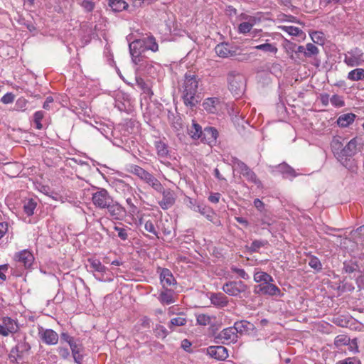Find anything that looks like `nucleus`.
Returning a JSON list of instances; mask_svg holds the SVG:
<instances>
[{"label": "nucleus", "instance_id": "f257e3e1", "mask_svg": "<svg viewBox=\"0 0 364 364\" xmlns=\"http://www.w3.org/2000/svg\"><path fill=\"white\" fill-rule=\"evenodd\" d=\"M334 156L346 168L353 171L356 164L353 156L358 152V143L356 139H352L342 148V144L338 140H333L331 144Z\"/></svg>", "mask_w": 364, "mask_h": 364}, {"label": "nucleus", "instance_id": "f03ea898", "mask_svg": "<svg viewBox=\"0 0 364 364\" xmlns=\"http://www.w3.org/2000/svg\"><path fill=\"white\" fill-rule=\"evenodd\" d=\"M198 87V80L194 75L186 73L182 85L181 97L187 107H193L199 102L197 95Z\"/></svg>", "mask_w": 364, "mask_h": 364}, {"label": "nucleus", "instance_id": "7ed1b4c3", "mask_svg": "<svg viewBox=\"0 0 364 364\" xmlns=\"http://www.w3.org/2000/svg\"><path fill=\"white\" fill-rule=\"evenodd\" d=\"M31 348V345L25 338L18 341L16 345L11 349L9 354L10 362L14 364H22L24 359L28 356Z\"/></svg>", "mask_w": 364, "mask_h": 364}, {"label": "nucleus", "instance_id": "20e7f679", "mask_svg": "<svg viewBox=\"0 0 364 364\" xmlns=\"http://www.w3.org/2000/svg\"><path fill=\"white\" fill-rule=\"evenodd\" d=\"M228 88L235 96H240L245 90V77L236 70L230 71L227 76Z\"/></svg>", "mask_w": 364, "mask_h": 364}, {"label": "nucleus", "instance_id": "39448f33", "mask_svg": "<svg viewBox=\"0 0 364 364\" xmlns=\"http://www.w3.org/2000/svg\"><path fill=\"white\" fill-rule=\"evenodd\" d=\"M130 172L155 191H160L161 183L151 173L137 165L131 166Z\"/></svg>", "mask_w": 364, "mask_h": 364}, {"label": "nucleus", "instance_id": "423d86ee", "mask_svg": "<svg viewBox=\"0 0 364 364\" xmlns=\"http://www.w3.org/2000/svg\"><path fill=\"white\" fill-rule=\"evenodd\" d=\"M233 166L240 171L247 181L252 183L257 186L262 185L261 181L257 178L256 173L243 161L237 158H233L232 160Z\"/></svg>", "mask_w": 364, "mask_h": 364}, {"label": "nucleus", "instance_id": "0eeeda50", "mask_svg": "<svg viewBox=\"0 0 364 364\" xmlns=\"http://www.w3.org/2000/svg\"><path fill=\"white\" fill-rule=\"evenodd\" d=\"M132 61L135 65H142L144 61L143 53L146 51L144 42L141 38L136 39L129 44Z\"/></svg>", "mask_w": 364, "mask_h": 364}, {"label": "nucleus", "instance_id": "6e6552de", "mask_svg": "<svg viewBox=\"0 0 364 364\" xmlns=\"http://www.w3.org/2000/svg\"><path fill=\"white\" fill-rule=\"evenodd\" d=\"M248 289V286L242 281H228L225 282L222 290L229 296L240 297V294Z\"/></svg>", "mask_w": 364, "mask_h": 364}, {"label": "nucleus", "instance_id": "1a4fd4ad", "mask_svg": "<svg viewBox=\"0 0 364 364\" xmlns=\"http://www.w3.org/2000/svg\"><path fill=\"white\" fill-rule=\"evenodd\" d=\"M112 200L113 198L105 188H98L96 192L92 194L93 205L95 208L101 210H105Z\"/></svg>", "mask_w": 364, "mask_h": 364}, {"label": "nucleus", "instance_id": "9d476101", "mask_svg": "<svg viewBox=\"0 0 364 364\" xmlns=\"http://www.w3.org/2000/svg\"><path fill=\"white\" fill-rule=\"evenodd\" d=\"M107 210L108 218L114 220H123L127 216V210L124 207L117 201L112 200L105 209Z\"/></svg>", "mask_w": 364, "mask_h": 364}, {"label": "nucleus", "instance_id": "9b49d317", "mask_svg": "<svg viewBox=\"0 0 364 364\" xmlns=\"http://www.w3.org/2000/svg\"><path fill=\"white\" fill-rule=\"evenodd\" d=\"M344 63L349 67H356L364 63L363 52L358 48H354L344 55Z\"/></svg>", "mask_w": 364, "mask_h": 364}, {"label": "nucleus", "instance_id": "f8f14e48", "mask_svg": "<svg viewBox=\"0 0 364 364\" xmlns=\"http://www.w3.org/2000/svg\"><path fill=\"white\" fill-rule=\"evenodd\" d=\"M274 282H264L259 284L254 288V292L256 294H262L266 296H279L281 294L280 289L273 284Z\"/></svg>", "mask_w": 364, "mask_h": 364}, {"label": "nucleus", "instance_id": "ddd939ff", "mask_svg": "<svg viewBox=\"0 0 364 364\" xmlns=\"http://www.w3.org/2000/svg\"><path fill=\"white\" fill-rule=\"evenodd\" d=\"M237 340L238 336L233 326L224 328L215 336V341L217 343H235Z\"/></svg>", "mask_w": 364, "mask_h": 364}, {"label": "nucleus", "instance_id": "4468645a", "mask_svg": "<svg viewBox=\"0 0 364 364\" xmlns=\"http://www.w3.org/2000/svg\"><path fill=\"white\" fill-rule=\"evenodd\" d=\"M156 191L162 194V199L159 201V205L163 210H167L174 205L176 195L173 191L170 188H164L161 185V190Z\"/></svg>", "mask_w": 364, "mask_h": 364}, {"label": "nucleus", "instance_id": "2eb2a0df", "mask_svg": "<svg viewBox=\"0 0 364 364\" xmlns=\"http://www.w3.org/2000/svg\"><path fill=\"white\" fill-rule=\"evenodd\" d=\"M38 335L40 339L47 345H55L58 343V334L50 328H44L42 326L38 327Z\"/></svg>", "mask_w": 364, "mask_h": 364}, {"label": "nucleus", "instance_id": "dca6fc26", "mask_svg": "<svg viewBox=\"0 0 364 364\" xmlns=\"http://www.w3.org/2000/svg\"><path fill=\"white\" fill-rule=\"evenodd\" d=\"M2 323L0 324V336H8L10 333H16L18 329L17 321L9 316L1 318Z\"/></svg>", "mask_w": 364, "mask_h": 364}, {"label": "nucleus", "instance_id": "f3484780", "mask_svg": "<svg viewBox=\"0 0 364 364\" xmlns=\"http://www.w3.org/2000/svg\"><path fill=\"white\" fill-rule=\"evenodd\" d=\"M218 137V132L215 127H206L203 130L200 141L203 144L213 146L216 144Z\"/></svg>", "mask_w": 364, "mask_h": 364}, {"label": "nucleus", "instance_id": "a211bd4d", "mask_svg": "<svg viewBox=\"0 0 364 364\" xmlns=\"http://www.w3.org/2000/svg\"><path fill=\"white\" fill-rule=\"evenodd\" d=\"M233 327L237 336L238 334H249L255 330V325L246 320H241L235 322Z\"/></svg>", "mask_w": 364, "mask_h": 364}, {"label": "nucleus", "instance_id": "6ab92c4d", "mask_svg": "<svg viewBox=\"0 0 364 364\" xmlns=\"http://www.w3.org/2000/svg\"><path fill=\"white\" fill-rule=\"evenodd\" d=\"M14 259L17 262L23 265L25 268H29L32 265L34 260L33 255L26 250L16 253L14 256Z\"/></svg>", "mask_w": 364, "mask_h": 364}, {"label": "nucleus", "instance_id": "aec40b11", "mask_svg": "<svg viewBox=\"0 0 364 364\" xmlns=\"http://www.w3.org/2000/svg\"><path fill=\"white\" fill-rule=\"evenodd\" d=\"M207 352L210 357L220 360H223L228 357V350L223 346H209Z\"/></svg>", "mask_w": 364, "mask_h": 364}, {"label": "nucleus", "instance_id": "412c9836", "mask_svg": "<svg viewBox=\"0 0 364 364\" xmlns=\"http://www.w3.org/2000/svg\"><path fill=\"white\" fill-rule=\"evenodd\" d=\"M209 299L211 304L218 308H224L229 303L228 297L221 292L211 293Z\"/></svg>", "mask_w": 364, "mask_h": 364}, {"label": "nucleus", "instance_id": "4be33fe9", "mask_svg": "<svg viewBox=\"0 0 364 364\" xmlns=\"http://www.w3.org/2000/svg\"><path fill=\"white\" fill-rule=\"evenodd\" d=\"M276 170L283 175L285 178L291 179L296 177L299 174L296 171L285 162H283L275 167Z\"/></svg>", "mask_w": 364, "mask_h": 364}, {"label": "nucleus", "instance_id": "5701e85b", "mask_svg": "<svg viewBox=\"0 0 364 364\" xmlns=\"http://www.w3.org/2000/svg\"><path fill=\"white\" fill-rule=\"evenodd\" d=\"M160 282L163 286V288H167L169 286L176 284V281L171 272L166 268H164L161 271Z\"/></svg>", "mask_w": 364, "mask_h": 364}, {"label": "nucleus", "instance_id": "b1692460", "mask_svg": "<svg viewBox=\"0 0 364 364\" xmlns=\"http://www.w3.org/2000/svg\"><path fill=\"white\" fill-rule=\"evenodd\" d=\"M215 53L220 58H228L234 55L235 51L231 50L230 46L228 43H220L215 48Z\"/></svg>", "mask_w": 364, "mask_h": 364}, {"label": "nucleus", "instance_id": "393cba45", "mask_svg": "<svg viewBox=\"0 0 364 364\" xmlns=\"http://www.w3.org/2000/svg\"><path fill=\"white\" fill-rule=\"evenodd\" d=\"M70 347L75 362L81 364L83 360L82 352L84 350L82 345L79 341H75L74 343L71 344Z\"/></svg>", "mask_w": 364, "mask_h": 364}, {"label": "nucleus", "instance_id": "a878e982", "mask_svg": "<svg viewBox=\"0 0 364 364\" xmlns=\"http://www.w3.org/2000/svg\"><path fill=\"white\" fill-rule=\"evenodd\" d=\"M203 130L201 126L194 120L191 126L187 127V132L193 140H200Z\"/></svg>", "mask_w": 364, "mask_h": 364}, {"label": "nucleus", "instance_id": "bb28decb", "mask_svg": "<svg viewBox=\"0 0 364 364\" xmlns=\"http://www.w3.org/2000/svg\"><path fill=\"white\" fill-rule=\"evenodd\" d=\"M160 292L158 299L164 305H168L174 302L173 291L168 288H163Z\"/></svg>", "mask_w": 364, "mask_h": 364}, {"label": "nucleus", "instance_id": "cd10ccee", "mask_svg": "<svg viewBox=\"0 0 364 364\" xmlns=\"http://www.w3.org/2000/svg\"><path fill=\"white\" fill-rule=\"evenodd\" d=\"M220 103L218 97H209L205 100L203 107L205 110L210 113H215L217 111V106Z\"/></svg>", "mask_w": 364, "mask_h": 364}, {"label": "nucleus", "instance_id": "c85d7f7f", "mask_svg": "<svg viewBox=\"0 0 364 364\" xmlns=\"http://www.w3.org/2000/svg\"><path fill=\"white\" fill-rule=\"evenodd\" d=\"M355 118V114L348 113L341 115L337 119V124L341 127H347L352 124Z\"/></svg>", "mask_w": 364, "mask_h": 364}, {"label": "nucleus", "instance_id": "c756f323", "mask_svg": "<svg viewBox=\"0 0 364 364\" xmlns=\"http://www.w3.org/2000/svg\"><path fill=\"white\" fill-rule=\"evenodd\" d=\"M141 40L144 42V48L146 50H151L156 52L159 50V45L156 43V38L154 36L150 35L147 37L142 38Z\"/></svg>", "mask_w": 364, "mask_h": 364}, {"label": "nucleus", "instance_id": "7c9ffc66", "mask_svg": "<svg viewBox=\"0 0 364 364\" xmlns=\"http://www.w3.org/2000/svg\"><path fill=\"white\" fill-rule=\"evenodd\" d=\"M109 6L114 12H121L127 9L129 6L124 0H109Z\"/></svg>", "mask_w": 364, "mask_h": 364}, {"label": "nucleus", "instance_id": "2f4dec72", "mask_svg": "<svg viewBox=\"0 0 364 364\" xmlns=\"http://www.w3.org/2000/svg\"><path fill=\"white\" fill-rule=\"evenodd\" d=\"M195 211H197L204 215L208 220H213L214 211L211 208L204 205H198L196 206Z\"/></svg>", "mask_w": 364, "mask_h": 364}, {"label": "nucleus", "instance_id": "473e14b6", "mask_svg": "<svg viewBox=\"0 0 364 364\" xmlns=\"http://www.w3.org/2000/svg\"><path fill=\"white\" fill-rule=\"evenodd\" d=\"M254 281L257 283L264 284V282H274L273 277L267 272H257L254 274Z\"/></svg>", "mask_w": 364, "mask_h": 364}, {"label": "nucleus", "instance_id": "72a5a7b5", "mask_svg": "<svg viewBox=\"0 0 364 364\" xmlns=\"http://www.w3.org/2000/svg\"><path fill=\"white\" fill-rule=\"evenodd\" d=\"M136 84L138 87H139L143 91L144 93L148 95L149 97H151L154 95L149 85L145 82L143 78L136 77Z\"/></svg>", "mask_w": 364, "mask_h": 364}, {"label": "nucleus", "instance_id": "f704fd0d", "mask_svg": "<svg viewBox=\"0 0 364 364\" xmlns=\"http://www.w3.org/2000/svg\"><path fill=\"white\" fill-rule=\"evenodd\" d=\"M37 205V202L33 198L28 199L24 202L23 211L28 216H31L34 213V210Z\"/></svg>", "mask_w": 364, "mask_h": 364}, {"label": "nucleus", "instance_id": "c9c22d12", "mask_svg": "<svg viewBox=\"0 0 364 364\" xmlns=\"http://www.w3.org/2000/svg\"><path fill=\"white\" fill-rule=\"evenodd\" d=\"M348 79L352 81L364 80V69L355 68L348 74Z\"/></svg>", "mask_w": 364, "mask_h": 364}, {"label": "nucleus", "instance_id": "e433bc0d", "mask_svg": "<svg viewBox=\"0 0 364 364\" xmlns=\"http://www.w3.org/2000/svg\"><path fill=\"white\" fill-rule=\"evenodd\" d=\"M187 323V319L185 317H175L171 319L170 322L168 324V327L171 330V331H173L175 330L176 326H185Z\"/></svg>", "mask_w": 364, "mask_h": 364}, {"label": "nucleus", "instance_id": "4c0bfd02", "mask_svg": "<svg viewBox=\"0 0 364 364\" xmlns=\"http://www.w3.org/2000/svg\"><path fill=\"white\" fill-rule=\"evenodd\" d=\"M343 270L346 273H353L355 272H360V267L357 262L349 260L343 262Z\"/></svg>", "mask_w": 364, "mask_h": 364}, {"label": "nucleus", "instance_id": "58836bf2", "mask_svg": "<svg viewBox=\"0 0 364 364\" xmlns=\"http://www.w3.org/2000/svg\"><path fill=\"white\" fill-rule=\"evenodd\" d=\"M88 262L90 268L95 272L103 273L106 271V267L97 259H89Z\"/></svg>", "mask_w": 364, "mask_h": 364}, {"label": "nucleus", "instance_id": "ea45409f", "mask_svg": "<svg viewBox=\"0 0 364 364\" xmlns=\"http://www.w3.org/2000/svg\"><path fill=\"white\" fill-rule=\"evenodd\" d=\"M319 53L318 48L314 44L309 43L306 45V49L304 52V57L310 58L315 57Z\"/></svg>", "mask_w": 364, "mask_h": 364}, {"label": "nucleus", "instance_id": "a19ab883", "mask_svg": "<svg viewBox=\"0 0 364 364\" xmlns=\"http://www.w3.org/2000/svg\"><path fill=\"white\" fill-rule=\"evenodd\" d=\"M255 48L257 50H262L265 53H277L278 49L274 44L265 43L263 44H260L255 46Z\"/></svg>", "mask_w": 364, "mask_h": 364}, {"label": "nucleus", "instance_id": "79ce46f5", "mask_svg": "<svg viewBox=\"0 0 364 364\" xmlns=\"http://www.w3.org/2000/svg\"><path fill=\"white\" fill-rule=\"evenodd\" d=\"M155 147H156V149L157 151V154L159 156L164 157V156H167V154L168 153V146L164 142H163L161 141H156Z\"/></svg>", "mask_w": 364, "mask_h": 364}, {"label": "nucleus", "instance_id": "37998d69", "mask_svg": "<svg viewBox=\"0 0 364 364\" xmlns=\"http://www.w3.org/2000/svg\"><path fill=\"white\" fill-rule=\"evenodd\" d=\"M308 264L317 272H321L322 269V264L320 259L316 256H311Z\"/></svg>", "mask_w": 364, "mask_h": 364}, {"label": "nucleus", "instance_id": "c03bdc74", "mask_svg": "<svg viewBox=\"0 0 364 364\" xmlns=\"http://www.w3.org/2000/svg\"><path fill=\"white\" fill-rule=\"evenodd\" d=\"M282 29L284 31L288 33L291 36H304V33L302 31V30H301L298 27L291 26H283L282 28Z\"/></svg>", "mask_w": 364, "mask_h": 364}, {"label": "nucleus", "instance_id": "a18cd8bd", "mask_svg": "<svg viewBox=\"0 0 364 364\" xmlns=\"http://www.w3.org/2000/svg\"><path fill=\"white\" fill-rule=\"evenodd\" d=\"M114 230L117 232V236L123 241L128 239V230H130L128 227H120L118 225L114 226Z\"/></svg>", "mask_w": 364, "mask_h": 364}, {"label": "nucleus", "instance_id": "49530a36", "mask_svg": "<svg viewBox=\"0 0 364 364\" xmlns=\"http://www.w3.org/2000/svg\"><path fill=\"white\" fill-rule=\"evenodd\" d=\"M268 242L267 240H255L251 243L249 250L251 252H257L261 247L266 246Z\"/></svg>", "mask_w": 364, "mask_h": 364}, {"label": "nucleus", "instance_id": "de8ad7c7", "mask_svg": "<svg viewBox=\"0 0 364 364\" xmlns=\"http://www.w3.org/2000/svg\"><path fill=\"white\" fill-rule=\"evenodd\" d=\"M154 332L157 338L162 339H164L169 334L168 331L164 326L160 324L156 326Z\"/></svg>", "mask_w": 364, "mask_h": 364}, {"label": "nucleus", "instance_id": "09e8293b", "mask_svg": "<svg viewBox=\"0 0 364 364\" xmlns=\"http://www.w3.org/2000/svg\"><path fill=\"white\" fill-rule=\"evenodd\" d=\"M28 100L24 97H19L14 105V109L18 112H23L26 109Z\"/></svg>", "mask_w": 364, "mask_h": 364}, {"label": "nucleus", "instance_id": "8fccbe9b", "mask_svg": "<svg viewBox=\"0 0 364 364\" xmlns=\"http://www.w3.org/2000/svg\"><path fill=\"white\" fill-rule=\"evenodd\" d=\"M257 23L242 22L238 26V32L245 34L249 33Z\"/></svg>", "mask_w": 364, "mask_h": 364}, {"label": "nucleus", "instance_id": "3c124183", "mask_svg": "<svg viewBox=\"0 0 364 364\" xmlns=\"http://www.w3.org/2000/svg\"><path fill=\"white\" fill-rule=\"evenodd\" d=\"M45 116V113L43 111H37L33 114V121L36 124V128L37 129H41L43 128V124H41V120Z\"/></svg>", "mask_w": 364, "mask_h": 364}, {"label": "nucleus", "instance_id": "603ef678", "mask_svg": "<svg viewBox=\"0 0 364 364\" xmlns=\"http://www.w3.org/2000/svg\"><path fill=\"white\" fill-rule=\"evenodd\" d=\"M350 338L346 335H338L335 338L334 344L336 346L339 347L341 346H346L349 343Z\"/></svg>", "mask_w": 364, "mask_h": 364}, {"label": "nucleus", "instance_id": "864d4df0", "mask_svg": "<svg viewBox=\"0 0 364 364\" xmlns=\"http://www.w3.org/2000/svg\"><path fill=\"white\" fill-rule=\"evenodd\" d=\"M196 321L198 325L207 326L211 322V318L207 314H201L196 316Z\"/></svg>", "mask_w": 364, "mask_h": 364}, {"label": "nucleus", "instance_id": "5fc2aeb1", "mask_svg": "<svg viewBox=\"0 0 364 364\" xmlns=\"http://www.w3.org/2000/svg\"><path fill=\"white\" fill-rule=\"evenodd\" d=\"M230 270L232 272L237 274L240 278L245 280H248L250 279V276L243 269H240L232 265L230 267Z\"/></svg>", "mask_w": 364, "mask_h": 364}, {"label": "nucleus", "instance_id": "6e6d98bb", "mask_svg": "<svg viewBox=\"0 0 364 364\" xmlns=\"http://www.w3.org/2000/svg\"><path fill=\"white\" fill-rule=\"evenodd\" d=\"M331 103L337 107H341L344 106L345 103L343 100L342 97L338 95H333L331 98Z\"/></svg>", "mask_w": 364, "mask_h": 364}, {"label": "nucleus", "instance_id": "4d7b16f0", "mask_svg": "<svg viewBox=\"0 0 364 364\" xmlns=\"http://www.w3.org/2000/svg\"><path fill=\"white\" fill-rule=\"evenodd\" d=\"M80 6L84 9V10L87 12H91L95 9V4L90 0H83L80 3Z\"/></svg>", "mask_w": 364, "mask_h": 364}, {"label": "nucleus", "instance_id": "13d9d810", "mask_svg": "<svg viewBox=\"0 0 364 364\" xmlns=\"http://www.w3.org/2000/svg\"><path fill=\"white\" fill-rule=\"evenodd\" d=\"M60 340L61 341L68 343L70 346H71V344L74 343L76 341L73 336H70L66 332H63L60 334Z\"/></svg>", "mask_w": 364, "mask_h": 364}, {"label": "nucleus", "instance_id": "bf43d9fd", "mask_svg": "<svg viewBox=\"0 0 364 364\" xmlns=\"http://www.w3.org/2000/svg\"><path fill=\"white\" fill-rule=\"evenodd\" d=\"M14 98L15 95L12 92H7L1 98V102L4 104H10L14 102Z\"/></svg>", "mask_w": 364, "mask_h": 364}, {"label": "nucleus", "instance_id": "052dcab7", "mask_svg": "<svg viewBox=\"0 0 364 364\" xmlns=\"http://www.w3.org/2000/svg\"><path fill=\"white\" fill-rule=\"evenodd\" d=\"M144 228L149 232H151L154 235H157V232L156 231L154 225L151 220H148L145 223Z\"/></svg>", "mask_w": 364, "mask_h": 364}, {"label": "nucleus", "instance_id": "680f3d73", "mask_svg": "<svg viewBox=\"0 0 364 364\" xmlns=\"http://www.w3.org/2000/svg\"><path fill=\"white\" fill-rule=\"evenodd\" d=\"M173 127L176 132H179L183 129V124L179 117L176 118V121L173 122Z\"/></svg>", "mask_w": 364, "mask_h": 364}, {"label": "nucleus", "instance_id": "e2e57ef3", "mask_svg": "<svg viewBox=\"0 0 364 364\" xmlns=\"http://www.w3.org/2000/svg\"><path fill=\"white\" fill-rule=\"evenodd\" d=\"M240 17L241 19L247 21L246 22L257 23L259 21L257 18L245 14H242Z\"/></svg>", "mask_w": 364, "mask_h": 364}, {"label": "nucleus", "instance_id": "0e129e2a", "mask_svg": "<svg viewBox=\"0 0 364 364\" xmlns=\"http://www.w3.org/2000/svg\"><path fill=\"white\" fill-rule=\"evenodd\" d=\"M221 194L219 193H212L208 197V200L213 203H218L220 200Z\"/></svg>", "mask_w": 364, "mask_h": 364}, {"label": "nucleus", "instance_id": "69168bd1", "mask_svg": "<svg viewBox=\"0 0 364 364\" xmlns=\"http://www.w3.org/2000/svg\"><path fill=\"white\" fill-rule=\"evenodd\" d=\"M53 102V98L51 96H48L46 97L43 105V108L49 110L51 108V104Z\"/></svg>", "mask_w": 364, "mask_h": 364}, {"label": "nucleus", "instance_id": "338daca9", "mask_svg": "<svg viewBox=\"0 0 364 364\" xmlns=\"http://www.w3.org/2000/svg\"><path fill=\"white\" fill-rule=\"evenodd\" d=\"M58 353L60 356L64 359H67L70 356V351L66 348H60Z\"/></svg>", "mask_w": 364, "mask_h": 364}, {"label": "nucleus", "instance_id": "774afa93", "mask_svg": "<svg viewBox=\"0 0 364 364\" xmlns=\"http://www.w3.org/2000/svg\"><path fill=\"white\" fill-rule=\"evenodd\" d=\"M356 362L359 363V361L355 358H348L339 361L338 364H355Z\"/></svg>", "mask_w": 364, "mask_h": 364}]
</instances>
